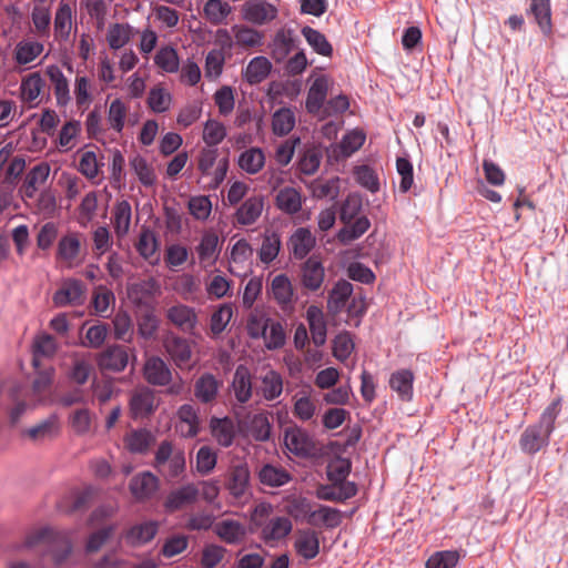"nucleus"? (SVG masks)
<instances>
[{
	"mask_svg": "<svg viewBox=\"0 0 568 568\" xmlns=\"http://www.w3.org/2000/svg\"><path fill=\"white\" fill-rule=\"evenodd\" d=\"M153 467L166 481L179 479L186 469L185 453L163 440L155 452Z\"/></svg>",
	"mask_w": 568,
	"mask_h": 568,
	"instance_id": "nucleus-1",
	"label": "nucleus"
},
{
	"mask_svg": "<svg viewBox=\"0 0 568 568\" xmlns=\"http://www.w3.org/2000/svg\"><path fill=\"white\" fill-rule=\"evenodd\" d=\"M366 142V132L362 128L347 130L339 142H333L325 148L327 164L344 163L355 154Z\"/></svg>",
	"mask_w": 568,
	"mask_h": 568,
	"instance_id": "nucleus-2",
	"label": "nucleus"
},
{
	"mask_svg": "<svg viewBox=\"0 0 568 568\" xmlns=\"http://www.w3.org/2000/svg\"><path fill=\"white\" fill-rule=\"evenodd\" d=\"M42 542L51 546L52 556L57 564H61L72 550L68 535L58 532L51 528H42L30 535L27 539V546L29 547Z\"/></svg>",
	"mask_w": 568,
	"mask_h": 568,
	"instance_id": "nucleus-3",
	"label": "nucleus"
},
{
	"mask_svg": "<svg viewBox=\"0 0 568 568\" xmlns=\"http://www.w3.org/2000/svg\"><path fill=\"white\" fill-rule=\"evenodd\" d=\"M84 239L80 232H69L61 236L57 246L55 260L68 268L80 265L83 260Z\"/></svg>",
	"mask_w": 568,
	"mask_h": 568,
	"instance_id": "nucleus-4",
	"label": "nucleus"
},
{
	"mask_svg": "<svg viewBox=\"0 0 568 568\" xmlns=\"http://www.w3.org/2000/svg\"><path fill=\"white\" fill-rule=\"evenodd\" d=\"M334 80L322 74V122L326 118L343 119V114L349 109V98L338 93L326 100L328 93L334 91Z\"/></svg>",
	"mask_w": 568,
	"mask_h": 568,
	"instance_id": "nucleus-5",
	"label": "nucleus"
},
{
	"mask_svg": "<svg viewBox=\"0 0 568 568\" xmlns=\"http://www.w3.org/2000/svg\"><path fill=\"white\" fill-rule=\"evenodd\" d=\"M87 300V286L78 278H65L54 292L52 302L57 307L81 306Z\"/></svg>",
	"mask_w": 568,
	"mask_h": 568,
	"instance_id": "nucleus-6",
	"label": "nucleus"
},
{
	"mask_svg": "<svg viewBox=\"0 0 568 568\" xmlns=\"http://www.w3.org/2000/svg\"><path fill=\"white\" fill-rule=\"evenodd\" d=\"M165 352L180 369H191L195 365L192 362V343L174 333H170L163 341Z\"/></svg>",
	"mask_w": 568,
	"mask_h": 568,
	"instance_id": "nucleus-7",
	"label": "nucleus"
},
{
	"mask_svg": "<svg viewBox=\"0 0 568 568\" xmlns=\"http://www.w3.org/2000/svg\"><path fill=\"white\" fill-rule=\"evenodd\" d=\"M130 355L135 358L134 351L123 345H110L98 357L102 371L123 372L129 364Z\"/></svg>",
	"mask_w": 568,
	"mask_h": 568,
	"instance_id": "nucleus-8",
	"label": "nucleus"
},
{
	"mask_svg": "<svg viewBox=\"0 0 568 568\" xmlns=\"http://www.w3.org/2000/svg\"><path fill=\"white\" fill-rule=\"evenodd\" d=\"M551 434L537 423L531 424L521 433L519 447L525 454L536 455L549 445Z\"/></svg>",
	"mask_w": 568,
	"mask_h": 568,
	"instance_id": "nucleus-9",
	"label": "nucleus"
},
{
	"mask_svg": "<svg viewBox=\"0 0 568 568\" xmlns=\"http://www.w3.org/2000/svg\"><path fill=\"white\" fill-rule=\"evenodd\" d=\"M285 447L296 456L308 457L316 454L314 439L298 427H290L284 434Z\"/></svg>",
	"mask_w": 568,
	"mask_h": 568,
	"instance_id": "nucleus-10",
	"label": "nucleus"
},
{
	"mask_svg": "<svg viewBox=\"0 0 568 568\" xmlns=\"http://www.w3.org/2000/svg\"><path fill=\"white\" fill-rule=\"evenodd\" d=\"M225 488L235 499H243L250 495V470L246 464H233L229 471Z\"/></svg>",
	"mask_w": 568,
	"mask_h": 568,
	"instance_id": "nucleus-11",
	"label": "nucleus"
},
{
	"mask_svg": "<svg viewBox=\"0 0 568 568\" xmlns=\"http://www.w3.org/2000/svg\"><path fill=\"white\" fill-rule=\"evenodd\" d=\"M230 388L236 404L242 406L250 402L253 396V377L247 366L241 364L235 368Z\"/></svg>",
	"mask_w": 568,
	"mask_h": 568,
	"instance_id": "nucleus-12",
	"label": "nucleus"
},
{
	"mask_svg": "<svg viewBox=\"0 0 568 568\" xmlns=\"http://www.w3.org/2000/svg\"><path fill=\"white\" fill-rule=\"evenodd\" d=\"M357 493V484L348 479H327V484H322V500L345 503Z\"/></svg>",
	"mask_w": 568,
	"mask_h": 568,
	"instance_id": "nucleus-13",
	"label": "nucleus"
},
{
	"mask_svg": "<svg viewBox=\"0 0 568 568\" xmlns=\"http://www.w3.org/2000/svg\"><path fill=\"white\" fill-rule=\"evenodd\" d=\"M168 321L185 334H194L197 325V314L191 306L176 304L168 308Z\"/></svg>",
	"mask_w": 568,
	"mask_h": 568,
	"instance_id": "nucleus-14",
	"label": "nucleus"
},
{
	"mask_svg": "<svg viewBox=\"0 0 568 568\" xmlns=\"http://www.w3.org/2000/svg\"><path fill=\"white\" fill-rule=\"evenodd\" d=\"M197 497L199 488L194 484H186L169 493L164 508L169 513H174L194 504Z\"/></svg>",
	"mask_w": 568,
	"mask_h": 568,
	"instance_id": "nucleus-15",
	"label": "nucleus"
},
{
	"mask_svg": "<svg viewBox=\"0 0 568 568\" xmlns=\"http://www.w3.org/2000/svg\"><path fill=\"white\" fill-rule=\"evenodd\" d=\"M414 382L415 374L413 371L402 368L390 374L388 385L402 402H412L414 397Z\"/></svg>",
	"mask_w": 568,
	"mask_h": 568,
	"instance_id": "nucleus-16",
	"label": "nucleus"
},
{
	"mask_svg": "<svg viewBox=\"0 0 568 568\" xmlns=\"http://www.w3.org/2000/svg\"><path fill=\"white\" fill-rule=\"evenodd\" d=\"M527 14L534 18L535 23L545 37L552 34V12L550 0H529Z\"/></svg>",
	"mask_w": 568,
	"mask_h": 568,
	"instance_id": "nucleus-17",
	"label": "nucleus"
},
{
	"mask_svg": "<svg viewBox=\"0 0 568 568\" xmlns=\"http://www.w3.org/2000/svg\"><path fill=\"white\" fill-rule=\"evenodd\" d=\"M159 478L151 471H143L132 477L129 488L136 500L150 499L159 489Z\"/></svg>",
	"mask_w": 568,
	"mask_h": 568,
	"instance_id": "nucleus-18",
	"label": "nucleus"
},
{
	"mask_svg": "<svg viewBox=\"0 0 568 568\" xmlns=\"http://www.w3.org/2000/svg\"><path fill=\"white\" fill-rule=\"evenodd\" d=\"M156 407L154 393L148 387L135 389L130 398V412L133 418L151 415Z\"/></svg>",
	"mask_w": 568,
	"mask_h": 568,
	"instance_id": "nucleus-19",
	"label": "nucleus"
},
{
	"mask_svg": "<svg viewBox=\"0 0 568 568\" xmlns=\"http://www.w3.org/2000/svg\"><path fill=\"white\" fill-rule=\"evenodd\" d=\"M143 373L146 382L155 386L169 385L172 379L170 367L158 356H152L145 362Z\"/></svg>",
	"mask_w": 568,
	"mask_h": 568,
	"instance_id": "nucleus-20",
	"label": "nucleus"
},
{
	"mask_svg": "<svg viewBox=\"0 0 568 568\" xmlns=\"http://www.w3.org/2000/svg\"><path fill=\"white\" fill-rule=\"evenodd\" d=\"M244 19L255 23L264 24L274 20L277 16V10L271 3L261 0L247 1L243 6Z\"/></svg>",
	"mask_w": 568,
	"mask_h": 568,
	"instance_id": "nucleus-21",
	"label": "nucleus"
},
{
	"mask_svg": "<svg viewBox=\"0 0 568 568\" xmlns=\"http://www.w3.org/2000/svg\"><path fill=\"white\" fill-rule=\"evenodd\" d=\"M264 209V200L261 195L247 197L236 210L234 220L237 224L247 226L254 224Z\"/></svg>",
	"mask_w": 568,
	"mask_h": 568,
	"instance_id": "nucleus-22",
	"label": "nucleus"
},
{
	"mask_svg": "<svg viewBox=\"0 0 568 568\" xmlns=\"http://www.w3.org/2000/svg\"><path fill=\"white\" fill-rule=\"evenodd\" d=\"M195 250L201 266L204 268L212 267L220 254L219 236L216 233L212 231L205 232Z\"/></svg>",
	"mask_w": 568,
	"mask_h": 568,
	"instance_id": "nucleus-23",
	"label": "nucleus"
},
{
	"mask_svg": "<svg viewBox=\"0 0 568 568\" xmlns=\"http://www.w3.org/2000/svg\"><path fill=\"white\" fill-rule=\"evenodd\" d=\"M222 383L211 373L201 375L194 383V396L202 404L216 400Z\"/></svg>",
	"mask_w": 568,
	"mask_h": 568,
	"instance_id": "nucleus-24",
	"label": "nucleus"
},
{
	"mask_svg": "<svg viewBox=\"0 0 568 568\" xmlns=\"http://www.w3.org/2000/svg\"><path fill=\"white\" fill-rule=\"evenodd\" d=\"M50 174V166L42 162L33 166L27 174L23 185L21 186L22 196L33 199L38 189L45 183Z\"/></svg>",
	"mask_w": 568,
	"mask_h": 568,
	"instance_id": "nucleus-25",
	"label": "nucleus"
},
{
	"mask_svg": "<svg viewBox=\"0 0 568 568\" xmlns=\"http://www.w3.org/2000/svg\"><path fill=\"white\" fill-rule=\"evenodd\" d=\"M178 430L185 438L195 437L200 430L197 410L193 405L184 404L178 410Z\"/></svg>",
	"mask_w": 568,
	"mask_h": 568,
	"instance_id": "nucleus-26",
	"label": "nucleus"
},
{
	"mask_svg": "<svg viewBox=\"0 0 568 568\" xmlns=\"http://www.w3.org/2000/svg\"><path fill=\"white\" fill-rule=\"evenodd\" d=\"M60 429L59 417L53 414L28 428L24 434L33 442H43L55 438L60 434Z\"/></svg>",
	"mask_w": 568,
	"mask_h": 568,
	"instance_id": "nucleus-27",
	"label": "nucleus"
},
{
	"mask_svg": "<svg viewBox=\"0 0 568 568\" xmlns=\"http://www.w3.org/2000/svg\"><path fill=\"white\" fill-rule=\"evenodd\" d=\"M353 294V285L345 280L338 281L329 293L327 301L328 313L338 315L348 303Z\"/></svg>",
	"mask_w": 568,
	"mask_h": 568,
	"instance_id": "nucleus-28",
	"label": "nucleus"
},
{
	"mask_svg": "<svg viewBox=\"0 0 568 568\" xmlns=\"http://www.w3.org/2000/svg\"><path fill=\"white\" fill-rule=\"evenodd\" d=\"M132 207L126 200L118 201L112 210V225L119 239L128 235L131 227Z\"/></svg>",
	"mask_w": 568,
	"mask_h": 568,
	"instance_id": "nucleus-29",
	"label": "nucleus"
},
{
	"mask_svg": "<svg viewBox=\"0 0 568 568\" xmlns=\"http://www.w3.org/2000/svg\"><path fill=\"white\" fill-rule=\"evenodd\" d=\"M296 37L290 29H281L276 32L272 42V57L276 62L284 61L296 49Z\"/></svg>",
	"mask_w": 568,
	"mask_h": 568,
	"instance_id": "nucleus-30",
	"label": "nucleus"
},
{
	"mask_svg": "<svg viewBox=\"0 0 568 568\" xmlns=\"http://www.w3.org/2000/svg\"><path fill=\"white\" fill-rule=\"evenodd\" d=\"M115 304L113 292L104 285L94 287L92 292L91 306L93 314L103 318H108Z\"/></svg>",
	"mask_w": 568,
	"mask_h": 568,
	"instance_id": "nucleus-31",
	"label": "nucleus"
},
{
	"mask_svg": "<svg viewBox=\"0 0 568 568\" xmlns=\"http://www.w3.org/2000/svg\"><path fill=\"white\" fill-rule=\"evenodd\" d=\"M316 239L308 229L300 227L290 237L288 247L297 260H303L315 246Z\"/></svg>",
	"mask_w": 568,
	"mask_h": 568,
	"instance_id": "nucleus-32",
	"label": "nucleus"
},
{
	"mask_svg": "<svg viewBox=\"0 0 568 568\" xmlns=\"http://www.w3.org/2000/svg\"><path fill=\"white\" fill-rule=\"evenodd\" d=\"M47 75L49 77L52 87L53 93L57 99V104L60 106H65L71 101L69 81L57 65H50L47 68Z\"/></svg>",
	"mask_w": 568,
	"mask_h": 568,
	"instance_id": "nucleus-33",
	"label": "nucleus"
},
{
	"mask_svg": "<svg viewBox=\"0 0 568 568\" xmlns=\"http://www.w3.org/2000/svg\"><path fill=\"white\" fill-rule=\"evenodd\" d=\"M72 30V8L68 2L61 1L53 20L54 38L67 41Z\"/></svg>",
	"mask_w": 568,
	"mask_h": 568,
	"instance_id": "nucleus-34",
	"label": "nucleus"
},
{
	"mask_svg": "<svg viewBox=\"0 0 568 568\" xmlns=\"http://www.w3.org/2000/svg\"><path fill=\"white\" fill-rule=\"evenodd\" d=\"M214 532L217 537L229 545L240 544L245 535V527L236 520H222L214 526Z\"/></svg>",
	"mask_w": 568,
	"mask_h": 568,
	"instance_id": "nucleus-35",
	"label": "nucleus"
},
{
	"mask_svg": "<svg viewBox=\"0 0 568 568\" xmlns=\"http://www.w3.org/2000/svg\"><path fill=\"white\" fill-rule=\"evenodd\" d=\"M291 530L292 523L288 517L275 516L263 525L261 534L266 541H271L286 537Z\"/></svg>",
	"mask_w": 568,
	"mask_h": 568,
	"instance_id": "nucleus-36",
	"label": "nucleus"
},
{
	"mask_svg": "<svg viewBox=\"0 0 568 568\" xmlns=\"http://www.w3.org/2000/svg\"><path fill=\"white\" fill-rule=\"evenodd\" d=\"M134 36V29L129 23L115 22L109 26L106 42L112 50L125 47Z\"/></svg>",
	"mask_w": 568,
	"mask_h": 568,
	"instance_id": "nucleus-37",
	"label": "nucleus"
},
{
	"mask_svg": "<svg viewBox=\"0 0 568 568\" xmlns=\"http://www.w3.org/2000/svg\"><path fill=\"white\" fill-rule=\"evenodd\" d=\"M258 479L265 486L281 487L292 480V475L281 466L266 464L260 469Z\"/></svg>",
	"mask_w": 568,
	"mask_h": 568,
	"instance_id": "nucleus-38",
	"label": "nucleus"
},
{
	"mask_svg": "<svg viewBox=\"0 0 568 568\" xmlns=\"http://www.w3.org/2000/svg\"><path fill=\"white\" fill-rule=\"evenodd\" d=\"M159 529L156 521H145L132 526L125 534L128 544L139 546L149 542L154 538Z\"/></svg>",
	"mask_w": 568,
	"mask_h": 568,
	"instance_id": "nucleus-39",
	"label": "nucleus"
},
{
	"mask_svg": "<svg viewBox=\"0 0 568 568\" xmlns=\"http://www.w3.org/2000/svg\"><path fill=\"white\" fill-rule=\"evenodd\" d=\"M272 70V63L263 55L253 58L245 68L244 78L250 84L264 81Z\"/></svg>",
	"mask_w": 568,
	"mask_h": 568,
	"instance_id": "nucleus-40",
	"label": "nucleus"
},
{
	"mask_svg": "<svg viewBox=\"0 0 568 568\" xmlns=\"http://www.w3.org/2000/svg\"><path fill=\"white\" fill-rule=\"evenodd\" d=\"M355 351L354 335L348 331L339 332L332 339V354L341 363H345Z\"/></svg>",
	"mask_w": 568,
	"mask_h": 568,
	"instance_id": "nucleus-41",
	"label": "nucleus"
},
{
	"mask_svg": "<svg viewBox=\"0 0 568 568\" xmlns=\"http://www.w3.org/2000/svg\"><path fill=\"white\" fill-rule=\"evenodd\" d=\"M271 293L274 300L285 308L293 301V286L290 278L285 274L276 275L271 283Z\"/></svg>",
	"mask_w": 568,
	"mask_h": 568,
	"instance_id": "nucleus-42",
	"label": "nucleus"
},
{
	"mask_svg": "<svg viewBox=\"0 0 568 568\" xmlns=\"http://www.w3.org/2000/svg\"><path fill=\"white\" fill-rule=\"evenodd\" d=\"M258 392L266 400H274L278 398L283 392L282 376L273 369L267 371L261 377Z\"/></svg>",
	"mask_w": 568,
	"mask_h": 568,
	"instance_id": "nucleus-43",
	"label": "nucleus"
},
{
	"mask_svg": "<svg viewBox=\"0 0 568 568\" xmlns=\"http://www.w3.org/2000/svg\"><path fill=\"white\" fill-rule=\"evenodd\" d=\"M155 438L148 429H136L129 433L124 438L125 447L134 454H144L153 445Z\"/></svg>",
	"mask_w": 568,
	"mask_h": 568,
	"instance_id": "nucleus-44",
	"label": "nucleus"
},
{
	"mask_svg": "<svg viewBox=\"0 0 568 568\" xmlns=\"http://www.w3.org/2000/svg\"><path fill=\"white\" fill-rule=\"evenodd\" d=\"M276 205L281 211L287 214L297 213L302 207L300 192L290 186L281 189L276 195Z\"/></svg>",
	"mask_w": 568,
	"mask_h": 568,
	"instance_id": "nucleus-45",
	"label": "nucleus"
},
{
	"mask_svg": "<svg viewBox=\"0 0 568 568\" xmlns=\"http://www.w3.org/2000/svg\"><path fill=\"white\" fill-rule=\"evenodd\" d=\"M211 430L216 442L223 446L229 447L232 445L235 436L234 424L229 418H212Z\"/></svg>",
	"mask_w": 568,
	"mask_h": 568,
	"instance_id": "nucleus-46",
	"label": "nucleus"
},
{
	"mask_svg": "<svg viewBox=\"0 0 568 568\" xmlns=\"http://www.w3.org/2000/svg\"><path fill=\"white\" fill-rule=\"evenodd\" d=\"M320 541L315 531H300L295 540V549L305 559L314 558L318 552Z\"/></svg>",
	"mask_w": 568,
	"mask_h": 568,
	"instance_id": "nucleus-47",
	"label": "nucleus"
},
{
	"mask_svg": "<svg viewBox=\"0 0 568 568\" xmlns=\"http://www.w3.org/2000/svg\"><path fill=\"white\" fill-rule=\"evenodd\" d=\"M355 181L365 190L371 193H377L381 189V183L376 171L367 165L361 164L353 169Z\"/></svg>",
	"mask_w": 568,
	"mask_h": 568,
	"instance_id": "nucleus-48",
	"label": "nucleus"
},
{
	"mask_svg": "<svg viewBox=\"0 0 568 568\" xmlns=\"http://www.w3.org/2000/svg\"><path fill=\"white\" fill-rule=\"evenodd\" d=\"M265 164V155L258 148H251L241 153L239 166L248 174H256Z\"/></svg>",
	"mask_w": 568,
	"mask_h": 568,
	"instance_id": "nucleus-49",
	"label": "nucleus"
},
{
	"mask_svg": "<svg viewBox=\"0 0 568 568\" xmlns=\"http://www.w3.org/2000/svg\"><path fill=\"white\" fill-rule=\"evenodd\" d=\"M54 377V369L52 367L45 368L38 373L32 383V397L33 402L42 403L50 393V388Z\"/></svg>",
	"mask_w": 568,
	"mask_h": 568,
	"instance_id": "nucleus-50",
	"label": "nucleus"
},
{
	"mask_svg": "<svg viewBox=\"0 0 568 568\" xmlns=\"http://www.w3.org/2000/svg\"><path fill=\"white\" fill-rule=\"evenodd\" d=\"M43 51V44L38 41H20L14 48V60L24 65L34 61Z\"/></svg>",
	"mask_w": 568,
	"mask_h": 568,
	"instance_id": "nucleus-51",
	"label": "nucleus"
},
{
	"mask_svg": "<svg viewBox=\"0 0 568 568\" xmlns=\"http://www.w3.org/2000/svg\"><path fill=\"white\" fill-rule=\"evenodd\" d=\"M339 435H342L344 439L342 442H331L329 447L337 453H346L348 448L355 447L361 440L363 428L359 424H354L353 426L345 427Z\"/></svg>",
	"mask_w": 568,
	"mask_h": 568,
	"instance_id": "nucleus-52",
	"label": "nucleus"
},
{
	"mask_svg": "<svg viewBox=\"0 0 568 568\" xmlns=\"http://www.w3.org/2000/svg\"><path fill=\"white\" fill-rule=\"evenodd\" d=\"M231 11V6L222 0H207L203 7L205 19L214 26L223 23Z\"/></svg>",
	"mask_w": 568,
	"mask_h": 568,
	"instance_id": "nucleus-53",
	"label": "nucleus"
},
{
	"mask_svg": "<svg viewBox=\"0 0 568 568\" xmlns=\"http://www.w3.org/2000/svg\"><path fill=\"white\" fill-rule=\"evenodd\" d=\"M281 250V237L277 233H265L258 251V258L264 264L272 263Z\"/></svg>",
	"mask_w": 568,
	"mask_h": 568,
	"instance_id": "nucleus-54",
	"label": "nucleus"
},
{
	"mask_svg": "<svg viewBox=\"0 0 568 568\" xmlns=\"http://www.w3.org/2000/svg\"><path fill=\"white\" fill-rule=\"evenodd\" d=\"M295 125L294 112L288 108L277 110L272 118V130L275 135L288 134Z\"/></svg>",
	"mask_w": 568,
	"mask_h": 568,
	"instance_id": "nucleus-55",
	"label": "nucleus"
},
{
	"mask_svg": "<svg viewBox=\"0 0 568 568\" xmlns=\"http://www.w3.org/2000/svg\"><path fill=\"white\" fill-rule=\"evenodd\" d=\"M108 334L109 325L103 322H98L87 329L84 337L81 339V345L83 347L98 349L106 341Z\"/></svg>",
	"mask_w": 568,
	"mask_h": 568,
	"instance_id": "nucleus-56",
	"label": "nucleus"
},
{
	"mask_svg": "<svg viewBox=\"0 0 568 568\" xmlns=\"http://www.w3.org/2000/svg\"><path fill=\"white\" fill-rule=\"evenodd\" d=\"M57 351V342L53 336L49 334L40 335L36 338L33 344V359L32 365L34 368L40 366V357L53 356Z\"/></svg>",
	"mask_w": 568,
	"mask_h": 568,
	"instance_id": "nucleus-57",
	"label": "nucleus"
},
{
	"mask_svg": "<svg viewBox=\"0 0 568 568\" xmlns=\"http://www.w3.org/2000/svg\"><path fill=\"white\" fill-rule=\"evenodd\" d=\"M302 283L312 291L320 288V256L314 254L303 264Z\"/></svg>",
	"mask_w": 568,
	"mask_h": 568,
	"instance_id": "nucleus-58",
	"label": "nucleus"
},
{
	"mask_svg": "<svg viewBox=\"0 0 568 568\" xmlns=\"http://www.w3.org/2000/svg\"><path fill=\"white\" fill-rule=\"evenodd\" d=\"M352 395L353 389L349 382H347L344 385L332 387L327 389V392L322 393V402L328 405H335V407H343L349 404Z\"/></svg>",
	"mask_w": 568,
	"mask_h": 568,
	"instance_id": "nucleus-59",
	"label": "nucleus"
},
{
	"mask_svg": "<svg viewBox=\"0 0 568 568\" xmlns=\"http://www.w3.org/2000/svg\"><path fill=\"white\" fill-rule=\"evenodd\" d=\"M287 513L297 520H306L310 524L315 523L316 513L306 498H294L286 505Z\"/></svg>",
	"mask_w": 568,
	"mask_h": 568,
	"instance_id": "nucleus-60",
	"label": "nucleus"
},
{
	"mask_svg": "<svg viewBox=\"0 0 568 568\" xmlns=\"http://www.w3.org/2000/svg\"><path fill=\"white\" fill-rule=\"evenodd\" d=\"M233 31L236 44L242 48L252 49L262 44L263 33L255 29L241 26L234 27Z\"/></svg>",
	"mask_w": 568,
	"mask_h": 568,
	"instance_id": "nucleus-61",
	"label": "nucleus"
},
{
	"mask_svg": "<svg viewBox=\"0 0 568 568\" xmlns=\"http://www.w3.org/2000/svg\"><path fill=\"white\" fill-rule=\"evenodd\" d=\"M154 63L164 72H178L180 67L178 52L172 47H163L156 52Z\"/></svg>",
	"mask_w": 568,
	"mask_h": 568,
	"instance_id": "nucleus-62",
	"label": "nucleus"
},
{
	"mask_svg": "<svg viewBox=\"0 0 568 568\" xmlns=\"http://www.w3.org/2000/svg\"><path fill=\"white\" fill-rule=\"evenodd\" d=\"M103 163L98 159L95 152L87 150L81 153L78 170L87 179L93 180L99 175Z\"/></svg>",
	"mask_w": 568,
	"mask_h": 568,
	"instance_id": "nucleus-63",
	"label": "nucleus"
},
{
	"mask_svg": "<svg viewBox=\"0 0 568 568\" xmlns=\"http://www.w3.org/2000/svg\"><path fill=\"white\" fill-rule=\"evenodd\" d=\"M459 560L456 550H443L433 554L426 561V568H454Z\"/></svg>",
	"mask_w": 568,
	"mask_h": 568,
	"instance_id": "nucleus-64",
	"label": "nucleus"
}]
</instances>
